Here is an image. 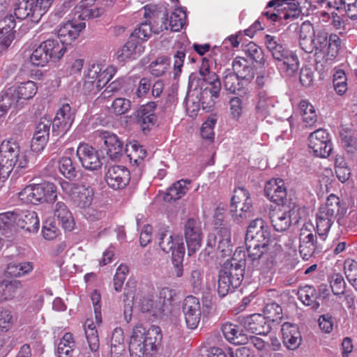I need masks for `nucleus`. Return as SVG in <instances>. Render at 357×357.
I'll list each match as a JSON object with an SVG mask.
<instances>
[{
	"instance_id": "nucleus-1",
	"label": "nucleus",
	"mask_w": 357,
	"mask_h": 357,
	"mask_svg": "<svg viewBox=\"0 0 357 357\" xmlns=\"http://www.w3.org/2000/svg\"><path fill=\"white\" fill-rule=\"evenodd\" d=\"M270 243L271 235L268 227L245 235L248 259L252 268L271 275L275 253L271 250Z\"/></svg>"
},
{
	"instance_id": "nucleus-64",
	"label": "nucleus",
	"mask_w": 357,
	"mask_h": 357,
	"mask_svg": "<svg viewBox=\"0 0 357 357\" xmlns=\"http://www.w3.org/2000/svg\"><path fill=\"white\" fill-rule=\"evenodd\" d=\"M215 247V237L213 234H210L208 236L206 247L202 250L199 255L200 258H202L206 262H208L213 258L214 248Z\"/></svg>"
},
{
	"instance_id": "nucleus-59",
	"label": "nucleus",
	"mask_w": 357,
	"mask_h": 357,
	"mask_svg": "<svg viewBox=\"0 0 357 357\" xmlns=\"http://www.w3.org/2000/svg\"><path fill=\"white\" fill-rule=\"evenodd\" d=\"M14 324L12 312L8 309H0V330L7 332Z\"/></svg>"
},
{
	"instance_id": "nucleus-8",
	"label": "nucleus",
	"mask_w": 357,
	"mask_h": 357,
	"mask_svg": "<svg viewBox=\"0 0 357 357\" xmlns=\"http://www.w3.org/2000/svg\"><path fill=\"white\" fill-rule=\"evenodd\" d=\"M231 198L230 213L238 223H241L253 217L252 201L249 192L242 187L234 190Z\"/></svg>"
},
{
	"instance_id": "nucleus-24",
	"label": "nucleus",
	"mask_w": 357,
	"mask_h": 357,
	"mask_svg": "<svg viewBox=\"0 0 357 357\" xmlns=\"http://www.w3.org/2000/svg\"><path fill=\"white\" fill-rule=\"evenodd\" d=\"M264 193L270 201L278 205H284L287 197V189L284 181L280 178L268 181L265 185Z\"/></svg>"
},
{
	"instance_id": "nucleus-28",
	"label": "nucleus",
	"mask_w": 357,
	"mask_h": 357,
	"mask_svg": "<svg viewBox=\"0 0 357 357\" xmlns=\"http://www.w3.org/2000/svg\"><path fill=\"white\" fill-rule=\"evenodd\" d=\"M144 51L142 44L129 38L127 43L116 52V58L119 62H127L136 59Z\"/></svg>"
},
{
	"instance_id": "nucleus-37",
	"label": "nucleus",
	"mask_w": 357,
	"mask_h": 357,
	"mask_svg": "<svg viewBox=\"0 0 357 357\" xmlns=\"http://www.w3.org/2000/svg\"><path fill=\"white\" fill-rule=\"evenodd\" d=\"M155 108L154 102H149L146 105L143 106L139 112V122L141 124L142 129L144 132L149 130L156 121L157 116L153 112Z\"/></svg>"
},
{
	"instance_id": "nucleus-60",
	"label": "nucleus",
	"mask_w": 357,
	"mask_h": 357,
	"mask_svg": "<svg viewBox=\"0 0 357 357\" xmlns=\"http://www.w3.org/2000/svg\"><path fill=\"white\" fill-rule=\"evenodd\" d=\"M216 123V119L215 117H209L207 120L202 124L201 128V135L203 139L213 141L214 138V127Z\"/></svg>"
},
{
	"instance_id": "nucleus-49",
	"label": "nucleus",
	"mask_w": 357,
	"mask_h": 357,
	"mask_svg": "<svg viewBox=\"0 0 357 357\" xmlns=\"http://www.w3.org/2000/svg\"><path fill=\"white\" fill-rule=\"evenodd\" d=\"M50 60L44 42L41 43L32 52L30 56L31 63L36 66H45Z\"/></svg>"
},
{
	"instance_id": "nucleus-58",
	"label": "nucleus",
	"mask_w": 357,
	"mask_h": 357,
	"mask_svg": "<svg viewBox=\"0 0 357 357\" xmlns=\"http://www.w3.org/2000/svg\"><path fill=\"white\" fill-rule=\"evenodd\" d=\"M185 255V248L180 247L177 250L173 252L172 264L174 268V273L177 278H180L183 274V261Z\"/></svg>"
},
{
	"instance_id": "nucleus-43",
	"label": "nucleus",
	"mask_w": 357,
	"mask_h": 357,
	"mask_svg": "<svg viewBox=\"0 0 357 357\" xmlns=\"http://www.w3.org/2000/svg\"><path fill=\"white\" fill-rule=\"evenodd\" d=\"M215 237V246L222 255H227L231 251L230 231L227 227H221L216 234L213 233Z\"/></svg>"
},
{
	"instance_id": "nucleus-56",
	"label": "nucleus",
	"mask_w": 357,
	"mask_h": 357,
	"mask_svg": "<svg viewBox=\"0 0 357 357\" xmlns=\"http://www.w3.org/2000/svg\"><path fill=\"white\" fill-rule=\"evenodd\" d=\"M40 190H42V203L47 202L52 203L54 202L56 197V188L55 185L52 183L50 182H43L40 183Z\"/></svg>"
},
{
	"instance_id": "nucleus-14",
	"label": "nucleus",
	"mask_w": 357,
	"mask_h": 357,
	"mask_svg": "<svg viewBox=\"0 0 357 357\" xmlns=\"http://www.w3.org/2000/svg\"><path fill=\"white\" fill-rule=\"evenodd\" d=\"M308 146L317 157L327 158L332 152V142L326 130L319 128L308 137Z\"/></svg>"
},
{
	"instance_id": "nucleus-45",
	"label": "nucleus",
	"mask_w": 357,
	"mask_h": 357,
	"mask_svg": "<svg viewBox=\"0 0 357 357\" xmlns=\"http://www.w3.org/2000/svg\"><path fill=\"white\" fill-rule=\"evenodd\" d=\"M75 342L71 333H66L59 340L56 348L58 357H70L75 348Z\"/></svg>"
},
{
	"instance_id": "nucleus-12",
	"label": "nucleus",
	"mask_w": 357,
	"mask_h": 357,
	"mask_svg": "<svg viewBox=\"0 0 357 357\" xmlns=\"http://www.w3.org/2000/svg\"><path fill=\"white\" fill-rule=\"evenodd\" d=\"M312 52H321L333 59L337 56L341 46V40L336 34H328L324 31H319L312 40Z\"/></svg>"
},
{
	"instance_id": "nucleus-26",
	"label": "nucleus",
	"mask_w": 357,
	"mask_h": 357,
	"mask_svg": "<svg viewBox=\"0 0 357 357\" xmlns=\"http://www.w3.org/2000/svg\"><path fill=\"white\" fill-rule=\"evenodd\" d=\"M16 152V154H15V156L13 158V162L10 163V165H7L5 168L0 170V180H1L2 183H4L7 180L8 176L13 170L12 177L17 174L18 170L26 168L28 165L29 160L26 153L25 151L21 150L19 145L18 151Z\"/></svg>"
},
{
	"instance_id": "nucleus-44",
	"label": "nucleus",
	"mask_w": 357,
	"mask_h": 357,
	"mask_svg": "<svg viewBox=\"0 0 357 357\" xmlns=\"http://www.w3.org/2000/svg\"><path fill=\"white\" fill-rule=\"evenodd\" d=\"M22 290V284L19 280H3L0 283V296L3 300L14 298Z\"/></svg>"
},
{
	"instance_id": "nucleus-53",
	"label": "nucleus",
	"mask_w": 357,
	"mask_h": 357,
	"mask_svg": "<svg viewBox=\"0 0 357 357\" xmlns=\"http://www.w3.org/2000/svg\"><path fill=\"white\" fill-rule=\"evenodd\" d=\"M169 64L170 61L168 57L159 56L151 63L149 66L150 72L156 77L162 76L168 70Z\"/></svg>"
},
{
	"instance_id": "nucleus-35",
	"label": "nucleus",
	"mask_w": 357,
	"mask_h": 357,
	"mask_svg": "<svg viewBox=\"0 0 357 357\" xmlns=\"http://www.w3.org/2000/svg\"><path fill=\"white\" fill-rule=\"evenodd\" d=\"M84 331L89 347L93 356L98 357L100 341L98 333L92 320L87 319L84 324Z\"/></svg>"
},
{
	"instance_id": "nucleus-30",
	"label": "nucleus",
	"mask_w": 357,
	"mask_h": 357,
	"mask_svg": "<svg viewBox=\"0 0 357 357\" xmlns=\"http://www.w3.org/2000/svg\"><path fill=\"white\" fill-rule=\"evenodd\" d=\"M52 213L54 218L58 220L59 223L65 229L70 231L73 229L74 220L73 215L65 202L62 201L56 202L52 206Z\"/></svg>"
},
{
	"instance_id": "nucleus-34",
	"label": "nucleus",
	"mask_w": 357,
	"mask_h": 357,
	"mask_svg": "<svg viewBox=\"0 0 357 357\" xmlns=\"http://www.w3.org/2000/svg\"><path fill=\"white\" fill-rule=\"evenodd\" d=\"M225 337L234 344H245L248 337L241 331L238 326L227 323L222 326Z\"/></svg>"
},
{
	"instance_id": "nucleus-46",
	"label": "nucleus",
	"mask_w": 357,
	"mask_h": 357,
	"mask_svg": "<svg viewBox=\"0 0 357 357\" xmlns=\"http://www.w3.org/2000/svg\"><path fill=\"white\" fill-rule=\"evenodd\" d=\"M45 47L47 50L48 54L50 56V60L56 61L59 60L65 54L67 50L66 45L60 40H47L44 41Z\"/></svg>"
},
{
	"instance_id": "nucleus-52",
	"label": "nucleus",
	"mask_w": 357,
	"mask_h": 357,
	"mask_svg": "<svg viewBox=\"0 0 357 357\" xmlns=\"http://www.w3.org/2000/svg\"><path fill=\"white\" fill-rule=\"evenodd\" d=\"M263 315L266 320L270 322H278L282 318V310L280 305L272 302L266 305Z\"/></svg>"
},
{
	"instance_id": "nucleus-51",
	"label": "nucleus",
	"mask_w": 357,
	"mask_h": 357,
	"mask_svg": "<svg viewBox=\"0 0 357 357\" xmlns=\"http://www.w3.org/2000/svg\"><path fill=\"white\" fill-rule=\"evenodd\" d=\"M157 29H158L153 30V28L149 23L143 22L134 30L131 33L130 38L142 44L144 41L147 40L151 36L152 31L155 32ZM155 33L157 32L155 31Z\"/></svg>"
},
{
	"instance_id": "nucleus-61",
	"label": "nucleus",
	"mask_w": 357,
	"mask_h": 357,
	"mask_svg": "<svg viewBox=\"0 0 357 357\" xmlns=\"http://www.w3.org/2000/svg\"><path fill=\"white\" fill-rule=\"evenodd\" d=\"M245 54L253 61L261 63L264 59L261 49L255 43H250L245 50Z\"/></svg>"
},
{
	"instance_id": "nucleus-27",
	"label": "nucleus",
	"mask_w": 357,
	"mask_h": 357,
	"mask_svg": "<svg viewBox=\"0 0 357 357\" xmlns=\"http://www.w3.org/2000/svg\"><path fill=\"white\" fill-rule=\"evenodd\" d=\"M96 1L97 0H82L75 7V15L82 20L100 16L104 10Z\"/></svg>"
},
{
	"instance_id": "nucleus-63",
	"label": "nucleus",
	"mask_w": 357,
	"mask_h": 357,
	"mask_svg": "<svg viewBox=\"0 0 357 357\" xmlns=\"http://www.w3.org/2000/svg\"><path fill=\"white\" fill-rule=\"evenodd\" d=\"M15 222L14 211H7L0 213V234L3 236L4 233L10 228Z\"/></svg>"
},
{
	"instance_id": "nucleus-4",
	"label": "nucleus",
	"mask_w": 357,
	"mask_h": 357,
	"mask_svg": "<svg viewBox=\"0 0 357 357\" xmlns=\"http://www.w3.org/2000/svg\"><path fill=\"white\" fill-rule=\"evenodd\" d=\"M264 43L268 51L271 54L275 65L282 76L291 77L298 73L300 62L297 54L285 47L280 39L266 34Z\"/></svg>"
},
{
	"instance_id": "nucleus-38",
	"label": "nucleus",
	"mask_w": 357,
	"mask_h": 357,
	"mask_svg": "<svg viewBox=\"0 0 357 357\" xmlns=\"http://www.w3.org/2000/svg\"><path fill=\"white\" fill-rule=\"evenodd\" d=\"M298 296L304 305L310 306L312 309L317 310L320 305L319 296L312 286L305 285L299 288Z\"/></svg>"
},
{
	"instance_id": "nucleus-50",
	"label": "nucleus",
	"mask_w": 357,
	"mask_h": 357,
	"mask_svg": "<svg viewBox=\"0 0 357 357\" xmlns=\"http://www.w3.org/2000/svg\"><path fill=\"white\" fill-rule=\"evenodd\" d=\"M58 168L60 173L69 180L74 179L77 176L75 167L69 157H61L58 161Z\"/></svg>"
},
{
	"instance_id": "nucleus-9",
	"label": "nucleus",
	"mask_w": 357,
	"mask_h": 357,
	"mask_svg": "<svg viewBox=\"0 0 357 357\" xmlns=\"http://www.w3.org/2000/svg\"><path fill=\"white\" fill-rule=\"evenodd\" d=\"M176 292L169 287H162L160 289L158 298L153 296H148L141 301L140 306L144 312H152L153 314H161L169 310L176 300Z\"/></svg>"
},
{
	"instance_id": "nucleus-39",
	"label": "nucleus",
	"mask_w": 357,
	"mask_h": 357,
	"mask_svg": "<svg viewBox=\"0 0 357 357\" xmlns=\"http://www.w3.org/2000/svg\"><path fill=\"white\" fill-rule=\"evenodd\" d=\"M188 180H179L174 183L167 190L164 199L167 202L176 201L184 196L189 190Z\"/></svg>"
},
{
	"instance_id": "nucleus-7",
	"label": "nucleus",
	"mask_w": 357,
	"mask_h": 357,
	"mask_svg": "<svg viewBox=\"0 0 357 357\" xmlns=\"http://www.w3.org/2000/svg\"><path fill=\"white\" fill-rule=\"evenodd\" d=\"M158 328L148 331L142 325L137 324L130 336L129 351L131 357H144L156 349Z\"/></svg>"
},
{
	"instance_id": "nucleus-15",
	"label": "nucleus",
	"mask_w": 357,
	"mask_h": 357,
	"mask_svg": "<svg viewBox=\"0 0 357 357\" xmlns=\"http://www.w3.org/2000/svg\"><path fill=\"white\" fill-rule=\"evenodd\" d=\"M182 312L188 328L194 330L200 323L202 311L199 300L194 296H188L182 303Z\"/></svg>"
},
{
	"instance_id": "nucleus-31",
	"label": "nucleus",
	"mask_w": 357,
	"mask_h": 357,
	"mask_svg": "<svg viewBox=\"0 0 357 357\" xmlns=\"http://www.w3.org/2000/svg\"><path fill=\"white\" fill-rule=\"evenodd\" d=\"M159 246L161 250L165 252H173L177 250L180 247L185 248L182 239L178 236L174 234L170 231H161L159 232Z\"/></svg>"
},
{
	"instance_id": "nucleus-47",
	"label": "nucleus",
	"mask_w": 357,
	"mask_h": 357,
	"mask_svg": "<svg viewBox=\"0 0 357 357\" xmlns=\"http://www.w3.org/2000/svg\"><path fill=\"white\" fill-rule=\"evenodd\" d=\"M303 121L305 123L306 126H312L317 121V115L316 114L314 106L306 100H303L299 103Z\"/></svg>"
},
{
	"instance_id": "nucleus-11",
	"label": "nucleus",
	"mask_w": 357,
	"mask_h": 357,
	"mask_svg": "<svg viewBox=\"0 0 357 357\" xmlns=\"http://www.w3.org/2000/svg\"><path fill=\"white\" fill-rule=\"evenodd\" d=\"M321 243L314 234V227L312 223L303 225L299 234V252L304 260H308L315 252L322 250Z\"/></svg>"
},
{
	"instance_id": "nucleus-32",
	"label": "nucleus",
	"mask_w": 357,
	"mask_h": 357,
	"mask_svg": "<svg viewBox=\"0 0 357 357\" xmlns=\"http://www.w3.org/2000/svg\"><path fill=\"white\" fill-rule=\"evenodd\" d=\"M35 0H18L14 9L15 16L20 20L29 17L32 22H38L41 17H36Z\"/></svg>"
},
{
	"instance_id": "nucleus-20",
	"label": "nucleus",
	"mask_w": 357,
	"mask_h": 357,
	"mask_svg": "<svg viewBox=\"0 0 357 357\" xmlns=\"http://www.w3.org/2000/svg\"><path fill=\"white\" fill-rule=\"evenodd\" d=\"M186 10L185 8H175L168 20L166 14L163 15L161 18V24L160 27L155 31L156 32H161L165 30L170 29L172 31H179L185 25L186 22Z\"/></svg>"
},
{
	"instance_id": "nucleus-48",
	"label": "nucleus",
	"mask_w": 357,
	"mask_h": 357,
	"mask_svg": "<svg viewBox=\"0 0 357 357\" xmlns=\"http://www.w3.org/2000/svg\"><path fill=\"white\" fill-rule=\"evenodd\" d=\"M126 151L130 162L137 166L142 163L146 155V150L136 142L127 146Z\"/></svg>"
},
{
	"instance_id": "nucleus-40",
	"label": "nucleus",
	"mask_w": 357,
	"mask_h": 357,
	"mask_svg": "<svg viewBox=\"0 0 357 357\" xmlns=\"http://www.w3.org/2000/svg\"><path fill=\"white\" fill-rule=\"evenodd\" d=\"M18 151V144L15 142L3 141L0 145V170L10 165L13 158Z\"/></svg>"
},
{
	"instance_id": "nucleus-17",
	"label": "nucleus",
	"mask_w": 357,
	"mask_h": 357,
	"mask_svg": "<svg viewBox=\"0 0 357 357\" xmlns=\"http://www.w3.org/2000/svg\"><path fill=\"white\" fill-rule=\"evenodd\" d=\"M105 178L109 188L114 190L123 189L130 181V172L124 166H111L105 173Z\"/></svg>"
},
{
	"instance_id": "nucleus-29",
	"label": "nucleus",
	"mask_w": 357,
	"mask_h": 357,
	"mask_svg": "<svg viewBox=\"0 0 357 357\" xmlns=\"http://www.w3.org/2000/svg\"><path fill=\"white\" fill-rule=\"evenodd\" d=\"M281 332L284 344L291 350L297 349L301 343V335L297 325L284 322Z\"/></svg>"
},
{
	"instance_id": "nucleus-2",
	"label": "nucleus",
	"mask_w": 357,
	"mask_h": 357,
	"mask_svg": "<svg viewBox=\"0 0 357 357\" xmlns=\"http://www.w3.org/2000/svg\"><path fill=\"white\" fill-rule=\"evenodd\" d=\"M324 0H271L263 15L272 22H282L297 19L301 14L307 15L309 10Z\"/></svg>"
},
{
	"instance_id": "nucleus-19",
	"label": "nucleus",
	"mask_w": 357,
	"mask_h": 357,
	"mask_svg": "<svg viewBox=\"0 0 357 357\" xmlns=\"http://www.w3.org/2000/svg\"><path fill=\"white\" fill-rule=\"evenodd\" d=\"M77 155L86 169L94 171L102 165L98 151L87 144H79L77 149Z\"/></svg>"
},
{
	"instance_id": "nucleus-41",
	"label": "nucleus",
	"mask_w": 357,
	"mask_h": 357,
	"mask_svg": "<svg viewBox=\"0 0 357 357\" xmlns=\"http://www.w3.org/2000/svg\"><path fill=\"white\" fill-rule=\"evenodd\" d=\"M291 210L288 211H275L271 215V223L277 231H284L291 225L292 215Z\"/></svg>"
},
{
	"instance_id": "nucleus-10",
	"label": "nucleus",
	"mask_w": 357,
	"mask_h": 357,
	"mask_svg": "<svg viewBox=\"0 0 357 357\" xmlns=\"http://www.w3.org/2000/svg\"><path fill=\"white\" fill-rule=\"evenodd\" d=\"M218 96L219 91H188L185 102L189 116H195L201 106L203 109L211 107Z\"/></svg>"
},
{
	"instance_id": "nucleus-57",
	"label": "nucleus",
	"mask_w": 357,
	"mask_h": 357,
	"mask_svg": "<svg viewBox=\"0 0 357 357\" xmlns=\"http://www.w3.org/2000/svg\"><path fill=\"white\" fill-rule=\"evenodd\" d=\"M15 102L16 96L13 91H2L0 93V116Z\"/></svg>"
},
{
	"instance_id": "nucleus-5",
	"label": "nucleus",
	"mask_w": 357,
	"mask_h": 357,
	"mask_svg": "<svg viewBox=\"0 0 357 357\" xmlns=\"http://www.w3.org/2000/svg\"><path fill=\"white\" fill-rule=\"evenodd\" d=\"M117 72V68L112 66H106L100 62L89 63L84 71V89H102L105 87L110 89H119L125 86L126 79L119 78L108 83Z\"/></svg>"
},
{
	"instance_id": "nucleus-22",
	"label": "nucleus",
	"mask_w": 357,
	"mask_h": 357,
	"mask_svg": "<svg viewBox=\"0 0 357 357\" xmlns=\"http://www.w3.org/2000/svg\"><path fill=\"white\" fill-rule=\"evenodd\" d=\"M240 321L247 331L257 335H267L271 329L266 317L261 314H253L242 317Z\"/></svg>"
},
{
	"instance_id": "nucleus-6",
	"label": "nucleus",
	"mask_w": 357,
	"mask_h": 357,
	"mask_svg": "<svg viewBox=\"0 0 357 357\" xmlns=\"http://www.w3.org/2000/svg\"><path fill=\"white\" fill-rule=\"evenodd\" d=\"M346 208L342 206L340 198L331 194L321 204L316 214V229L321 241L326 239L328 234L338 215H344Z\"/></svg>"
},
{
	"instance_id": "nucleus-33",
	"label": "nucleus",
	"mask_w": 357,
	"mask_h": 357,
	"mask_svg": "<svg viewBox=\"0 0 357 357\" xmlns=\"http://www.w3.org/2000/svg\"><path fill=\"white\" fill-rule=\"evenodd\" d=\"M315 36L312 24L308 21L303 22L300 27L299 45L305 52H312V40Z\"/></svg>"
},
{
	"instance_id": "nucleus-55",
	"label": "nucleus",
	"mask_w": 357,
	"mask_h": 357,
	"mask_svg": "<svg viewBox=\"0 0 357 357\" xmlns=\"http://www.w3.org/2000/svg\"><path fill=\"white\" fill-rule=\"evenodd\" d=\"M39 85L29 77L24 76V73L19 74L14 79L13 85L8 89H37Z\"/></svg>"
},
{
	"instance_id": "nucleus-62",
	"label": "nucleus",
	"mask_w": 357,
	"mask_h": 357,
	"mask_svg": "<svg viewBox=\"0 0 357 357\" xmlns=\"http://www.w3.org/2000/svg\"><path fill=\"white\" fill-rule=\"evenodd\" d=\"M330 284L332 291L334 294L339 295L344 292L345 289V282L341 274H333L331 277Z\"/></svg>"
},
{
	"instance_id": "nucleus-18",
	"label": "nucleus",
	"mask_w": 357,
	"mask_h": 357,
	"mask_svg": "<svg viewBox=\"0 0 357 357\" xmlns=\"http://www.w3.org/2000/svg\"><path fill=\"white\" fill-rule=\"evenodd\" d=\"M84 22H76L69 20L59 26L57 31L58 39L66 45H70L79 37L80 33L85 29Z\"/></svg>"
},
{
	"instance_id": "nucleus-23",
	"label": "nucleus",
	"mask_w": 357,
	"mask_h": 357,
	"mask_svg": "<svg viewBox=\"0 0 357 357\" xmlns=\"http://www.w3.org/2000/svg\"><path fill=\"white\" fill-rule=\"evenodd\" d=\"M96 135L105 146L107 155L112 160H116L123 153V143L119 137L108 131L98 130Z\"/></svg>"
},
{
	"instance_id": "nucleus-42",
	"label": "nucleus",
	"mask_w": 357,
	"mask_h": 357,
	"mask_svg": "<svg viewBox=\"0 0 357 357\" xmlns=\"http://www.w3.org/2000/svg\"><path fill=\"white\" fill-rule=\"evenodd\" d=\"M42 192L40 183L29 185L19 192V198L26 204H38L42 203Z\"/></svg>"
},
{
	"instance_id": "nucleus-13",
	"label": "nucleus",
	"mask_w": 357,
	"mask_h": 357,
	"mask_svg": "<svg viewBox=\"0 0 357 357\" xmlns=\"http://www.w3.org/2000/svg\"><path fill=\"white\" fill-rule=\"evenodd\" d=\"M63 191L70 195L75 205L85 208L89 207L93 199V190L90 187L79 185L66 181L60 182Z\"/></svg>"
},
{
	"instance_id": "nucleus-21",
	"label": "nucleus",
	"mask_w": 357,
	"mask_h": 357,
	"mask_svg": "<svg viewBox=\"0 0 357 357\" xmlns=\"http://www.w3.org/2000/svg\"><path fill=\"white\" fill-rule=\"evenodd\" d=\"M74 121V114L71 111L69 104H63L57 111L56 116L52 122L53 132H57V135L65 134L70 129Z\"/></svg>"
},
{
	"instance_id": "nucleus-3",
	"label": "nucleus",
	"mask_w": 357,
	"mask_h": 357,
	"mask_svg": "<svg viewBox=\"0 0 357 357\" xmlns=\"http://www.w3.org/2000/svg\"><path fill=\"white\" fill-rule=\"evenodd\" d=\"M246 255L244 252L236 251L233 257L226 261L218 275L217 291L224 297L238 287L244 278Z\"/></svg>"
},
{
	"instance_id": "nucleus-16",
	"label": "nucleus",
	"mask_w": 357,
	"mask_h": 357,
	"mask_svg": "<svg viewBox=\"0 0 357 357\" xmlns=\"http://www.w3.org/2000/svg\"><path fill=\"white\" fill-rule=\"evenodd\" d=\"M184 234L188 255H192L201 247L202 231L199 222L195 219H188L184 226Z\"/></svg>"
},
{
	"instance_id": "nucleus-36",
	"label": "nucleus",
	"mask_w": 357,
	"mask_h": 357,
	"mask_svg": "<svg viewBox=\"0 0 357 357\" xmlns=\"http://www.w3.org/2000/svg\"><path fill=\"white\" fill-rule=\"evenodd\" d=\"M232 68L238 78L250 79L254 76L251 62L246 59L238 56L232 62Z\"/></svg>"
},
{
	"instance_id": "nucleus-54",
	"label": "nucleus",
	"mask_w": 357,
	"mask_h": 357,
	"mask_svg": "<svg viewBox=\"0 0 357 357\" xmlns=\"http://www.w3.org/2000/svg\"><path fill=\"white\" fill-rule=\"evenodd\" d=\"M33 269V264L30 261H24L8 266L9 274L14 277H22L31 273Z\"/></svg>"
},
{
	"instance_id": "nucleus-25",
	"label": "nucleus",
	"mask_w": 357,
	"mask_h": 357,
	"mask_svg": "<svg viewBox=\"0 0 357 357\" xmlns=\"http://www.w3.org/2000/svg\"><path fill=\"white\" fill-rule=\"evenodd\" d=\"M15 213V223L29 233H36L39 229L40 222L37 213L33 211H18Z\"/></svg>"
}]
</instances>
